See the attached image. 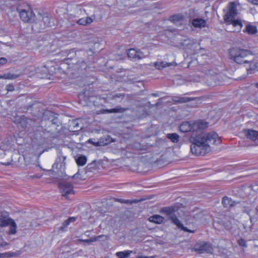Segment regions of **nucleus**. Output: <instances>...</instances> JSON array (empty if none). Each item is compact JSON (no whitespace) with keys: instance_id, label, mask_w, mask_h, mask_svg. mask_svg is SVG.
<instances>
[{"instance_id":"nucleus-6","label":"nucleus","mask_w":258,"mask_h":258,"mask_svg":"<svg viewBox=\"0 0 258 258\" xmlns=\"http://www.w3.org/2000/svg\"><path fill=\"white\" fill-rule=\"evenodd\" d=\"M150 52L148 47H144L141 49L131 48L128 50L127 55L131 59L136 61L148 56Z\"/></svg>"},{"instance_id":"nucleus-21","label":"nucleus","mask_w":258,"mask_h":258,"mask_svg":"<svg viewBox=\"0 0 258 258\" xmlns=\"http://www.w3.org/2000/svg\"><path fill=\"white\" fill-rule=\"evenodd\" d=\"M80 25H85L90 24L93 22V19L91 17L82 18L78 20H75Z\"/></svg>"},{"instance_id":"nucleus-26","label":"nucleus","mask_w":258,"mask_h":258,"mask_svg":"<svg viewBox=\"0 0 258 258\" xmlns=\"http://www.w3.org/2000/svg\"><path fill=\"white\" fill-rule=\"evenodd\" d=\"M42 23H43V27H42V29H44L45 27L51 26V22L50 18L47 16H44L42 18Z\"/></svg>"},{"instance_id":"nucleus-47","label":"nucleus","mask_w":258,"mask_h":258,"mask_svg":"<svg viewBox=\"0 0 258 258\" xmlns=\"http://www.w3.org/2000/svg\"><path fill=\"white\" fill-rule=\"evenodd\" d=\"M44 151H42L41 153H40V154H41L42 153H43Z\"/></svg>"},{"instance_id":"nucleus-37","label":"nucleus","mask_w":258,"mask_h":258,"mask_svg":"<svg viewBox=\"0 0 258 258\" xmlns=\"http://www.w3.org/2000/svg\"><path fill=\"white\" fill-rule=\"evenodd\" d=\"M4 155H5L4 151L3 150L0 149V158H3L4 156Z\"/></svg>"},{"instance_id":"nucleus-27","label":"nucleus","mask_w":258,"mask_h":258,"mask_svg":"<svg viewBox=\"0 0 258 258\" xmlns=\"http://www.w3.org/2000/svg\"><path fill=\"white\" fill-rule=\"evenodd\" d=\"M167 137L173 143H177L179 141V136L176 133L168 134Z\"/></svg>"},{"instance_id":"nucleus-15","label":"nucleus","mask_w":258,"mask_h":258,"mask_svg":"<svg viewBox=\"0 0 258 258\" xmlns=\"http://www.w3.org/2000/svg\"><path fill=\"white\" fill-rule=\"evenodd\" d=\"M243 31L250 35L254 34L257 32V27L255 25L247 23Z\"/></svg>"},{"instance_id":"nucleus-20","label":"nucleus","mask_w":258,"mask_h":258,"mask_svg":"<svg viewBox=\"0 0 258 258\" xmlns=\"http://www.w3.org/2000/svg\"><path fill=\"white\" fill-rule=\"evenodd\" d=\"M76 220V218L72 217L66 220L59 228V230L61 231L65 230V229L70 225V223L74 222Z\"/></svg>"},{"instance_id":"nucleus-22","label":"nucleus","mask_w":258,"mask_h":258,"mask_svg":"<svg viewBox=\"0 0 258 258\" xmlns=\"http://www.w3.org/2000/svg\"><path fill=\"white\" fill-rule=\"evenodd\" d=\"M132 252V251L129 250L118 251L116 253V255L118 258H127Z\"/></svg>"},{"instance_id":"nucleus-48","label":"nucleus","mask_w":258,"mask_h":258,"mask_svg":"<svg viewBox=\"0 0 258 258\" xmlns=\"http://www.w3.org/2000/svg\"><path fill=\"white\" fill-rule=\"evenodd\" d=\"M139 3H142V2H141V1H139Z\"/></svg>"},{"instance_id":"nucleus-23","label":"nucleus","mask_w":258,"mask_h":258,"mask_svg":"<svg viewBox=\"0 0 258 258\" xmlns=\"http://www.w3.org/2000/svg\"><path fill=\"white\" fill-rule=\"evenodd\" d=\"M222 204L225 207L233 206L234 205V202L231 198L228 197H224L222 200Z\"/></svg>"},{"instance_id":"nucleus-36","label":"nucleus","mask_w":258,"mask_h":258,"mask_svg":"<svg viewBox=\"0 0 258 258\" xmlns=\"http://www.w3.org/2000/svg\"><path fill=\"white\" fill-rule=\"evenodd\" d=\"M247 1L254 5H258V0H247Z\"/></svg>"},{"instance_id":"nucleus-14","label":"nucleus","mask_w":258,"mask_h":258,"mask_svg":"<svg viewBox=\"0 0 258 258\" xmlns=\"http://www.w3.org/2000/svg\"><path fill=\"white\" fill-rule=\"evenodd\" d=\"M208 247V243L200 242L197 243L192 248V250L198 252V253H204V247Z\"/></svg>"},{"instance_id":"nucleus-2","label":"nucleus","mask_w":258,"mask_h":258,"mask_svg":"<svg viewBox=\"0 0 258 258\" xmlns=\"http://www.w3.org/2000/svg\"><path fill=\"white\" fill-rule=\"evenodd\" d=\"M230 58L239 64H247L253 56L251 51L239 47H233L229 50Z\"/></svg>"},{"instance_id":"nucleus-11","label":"nucleus","mask_w":258,"mask_h":258,"mask_svg":"<svg viewBox=\"0 0 258 258\" xmlns=\"http://www.w3.org/2000/svg\"><path fill=\"white\" fill-rule=\"evenodd\" d=\"M249 67L246 69L248 74H251L258 72V59H254V55L250 58Z\"/></svg>"},{"instance_id":"nucleus-9","label":"nucleus","mask_w":258,"mask_h":258,"mask_svg":"<svg viewBox=\"0 0 258 258\" xmlns=\"http://www.w3.org/2000/svg\"><path fill=\"white\" fill-rule=\"evenodd\" d=\"M66 156L63 154L62 152H58L57 153V157L52 167L53 168H55L58 169L61 171L64 170L66 166Z\"/></svg>"},{"instance_id":"nucleus-50","label":"nucleus","mask_w":258,"mask_h":258,"mask_svg":"<svg viewBox=\"0 0 258 258\" xmlns=\"http://www.w3.org/2000/svg\"><path fill=\"white\" fill-rule=\"evenodd\" d=\"M256 210L258 211V207L256 208Z\"/></svg>"},{"instance_id":"nucleus-25","label":"nucleus","mask_w":258,"mask_h":258,"mask_svg":"<svg viewBox=\"0 0 258 258\" xmlns=\"http://www.w3.org/2000/svg\"><path fill=\"white\" fill-rule=\"evenodd\" d=\"M76 161L78 166H84L87 162V158L85 156L81 155L76 159Z\"/></svg>"},{"instance_id":"nucleus-28","label":"nucleus","mask_w":258,"mask_h":258,"mask_svg":"<svg viewBox=\"0 0 258 258\" xmlns=\"http://www.w3.org/2000/svg\"><path fill=\"white\" fill-rule=\"evenodd\" d=\"M14 78V75H12L10 73L6 74H4V75H0V79H13Z\"/></svg>"},{"instance_id":"nucleus-31","label":"nucleus","mask_w":258,"mask_h":258,"mask_svg":"<svg viewBox=\"0 0 258 258\" xmlns=\"http://www.w3.org/2000/svg\"><path fill=\"white\" fill-rule=\"evenodd\" d=\"M207 75L208 76V77L210 78V79L215 80L216 78H217V76H214L213 74V71H209L208 73H207Z\"/></svg>"},{"instance_id":"nucleus-13","label":"nucleus","mask_w":258,"mask_h":258,"mask_svg":"<svg viewBox=\"0 0 258 258\" xmlns=\"http://www.w3.org/2000/svg\"><path fill=\"white\" fill-rule=\"evenodd\" d=\"M206 21L202 18H196L192 20V25L196 28L205 27L206 25Z\"/></svg>"},{"instance_id":"nucleus-4","label":"nucleus","mask_w":258,"mask_h":258,"mask_svg":"<svg viewBox=\"0 0 258 258\" xmlns=\"http://www.w3.org/2000/svg\"><path fill=\"white\" fill-rule=\"evenodd\" d=\"M207 126V123L203 121H185L180 124L179 129L182 133L191 132L190 139L194 136L200 135L202 131Z\"/></svg>"},{"instance_id":"nucleus-44","label":"nucleus","mask_w":258,"mask_h":258,"mask_svg":"<svg viewBox=\"0 0 258 258\" xmlns=\"http://www.w3.org/2000/svg\"><path fill=\"white\" fill-rule=\"evenodd\" d=\"M116 96L117 97H120L121 96V94H118V95L117 94V95H116Z\"/></svg>"},{"instance_id":"nucleus-8","label":"nucleus","mask_w":258,"mask_h":258,"mask_svg":"<svg viewBox=\"0 0 258 258\" xmlns=\"http://www.w3.org/2000/svg\"><path fill=\"white\" fill-rule=\"evenodd\" d=\"M10 226V233L15 234L16 232V226L14 221L9 218L0 216V227Z\"/></svg>"},{"instance_id":"nucleus-7","label":"nucleus","mask_w":258,"mask_h":258,"mask_svg":"<svg viewBox=\"0 0 258 258\" xmlns=\"http://www.w3.org/2000/svg\"><path fill=\"white\" fill-rule=\"evenodd\" d=\"M163 211L165 213L168 217L170 218L172 222L177 226V227L184 231L194 233L195 230H191L188 229L187 228L184 227L181 222L176 218L173 216V209L172 208L168 207L163 209Z\"/></svg>"},{"instance_id":"nucleus-12","label":"nucleus","mask_w":258,"mask_h":258,"mask_svg":"<svg viewBox=\"0 0 258 258\" xmlns=\"http://www.w3.org/2000/svg\"><path fill=\"white\" fill-rule=\"evenodd\" d=\"M246 137L254 142L258 145V132L252 130H248L245 131Z\"/></svg>"},{"instance_id":"nucleus-40","label":"nucleus","mask_w":258,"mask_h":258,"mask_svg":"<svg viewBox=\"0 0 258 258\" xmlns=\"http://www.w3.org/2000/svg\"><path fill=\"white\" fill-rule=\"evenodd\" d=\"M89 143H93L94 145H97L98 144V143H93V142H92V141H91V139L89 140Z\"/></svg>"},{"instance_id":"nucleus-33","label":"nucleus","mask_w":258,"mask_h":258,"mask_svg":"<svg viewBox=\"0 0 258 258\" xmlns=\"http://www.w3.org/2000/svg\"><path fill=\"white\" fill-rule=\"evenodd\" d=\"M7 62V59L5 57L0 58V66L4 65Z\"/></svg>"},{"instance_id":"nucleus-16","label":"nucleus","mask_w":258,"mask_h":258,"mask_svg":"<svg viewBox=\"0 0 258 258\" xmlns=\"http://www.w3.org/2000/svg\"><path fill=\"white\" fill-rule=\"evenodd\" d=\"M84 12V9H82L80 6H74L73 11L71 12L70 15L73 17L78 18Z\"/></svg>"},{"instance_id":"nucleus-3","label":"nucleus","mask_w":258,"mask_h":258,"mask_svg":"<svg viewBox=\"0 0 258 258\" xmlns=\"http://www.w3.org/2000/svg\"><path fill=\"white\" fill-rule=\"evenodd\" d=\"M237 14L236 5L234 2H231L229 4L228 11L224 15V19L227 23L228 27L232 25L234 29L228 30L230 32H239L241 31L243 24L240 19H235Z\"/></svg>"},{"instance_id":"nucleus-24","label":"nucleus","mask_w":258,"mask_h":258,"mask_svg":"<svg viewBox=\"0 0 258 258\" xmlns=\"http://www.w3.org/2000/svg\"><path fill=\"white\" fill-rule=\"evenodd\" d=\"M183 19V16L181 15L177 14L171 16L169 21L173 23L177 24L180 23Z\"/></svg>"},{"instance_id":"nucleus-34","label":"nucleus","mask_w":258,"mask_h":258,"mask_svg":"<svg viewBox=\"0 0 258 258\" xmlns=\"http://www.w3.org/2000/svg\"><path fill=\"white\" fill-rule=\"evenodd\" d=\"M96 240H97V237H95L94 238H89V239H85V240H82V241L85 242L90 243L91 242L95 241Z\"/></svg>"},{"instance_id":"nucleus-39","label":"nucleus","mask_w":258,"mask_h":258,"mask_svg":"<svg viewBox=\"0 0 258 258\" xmlns=\"http://www.w3.org/2000/svg\"><path fill=\"white\" fill-rule=\"evenodd\" d=\"M107 111L108 112H110V113L114 112H117V109H113L107 110Z\"/></svg>"},{"instance_id":"nucleus-46","label":"nucleus","mask_w":258,"mask_h":258,"mask_svg":"<svg viewBox=\"0 0 258 258\" xmlns=\"http://www.w3.org/2000/svg\"><path fill=\"white\" fill-rule=\"evenodd\" d=\"M215 85H217V84H219V83H217V82H215Z\"/></svg>"},{"instance_id":"nucleus-38","label":"nucleus","mask_w":258,"mask_h":258,"mask_svg":"<svg viewBox=\"0 0 258 258\" xmlns=\"http://www.w3.org/2000/svg\"><path fill=\"white\" fill-rule=\"evenodd\" d=\"M139 258H155V257L153 256H140Z\"/></svg>"},{"instance_id":"nucleus-43","label":"nucleus","mask_w":258,"mask_h":258,"mask_svg":"<svg viewBox=\"0 0 258 258\" xmlns=\"http://www.w3.org/2000/svg\"><path fill=\"white\" fill-rule=\"evenodd\" d=\"M254 86L258 89V83L254 84Z\"/></svg>"},{"instance_id":"nucleus-49","label":"nucleus","mask_w":258,"mask_h":258,"mask_svg":"<svg viewBox=\"0 0 258 258\" xmlns=\"http://www.w3.org/2000/svg\"><path fill=\"white\" fill-rule=\"evenodd\" d=\"M70 59V57H68L67 59Z\"/></svg>"},{"instance_id":"nucleus-10","label":"nucleus","mask_w":258,"mask_h":258,"mask_svg":"<svg viewBox=\"0 0 258 258\" xmlns=\"http://www.w3.org/2000/svg\"><path fill=\"white\" fill-rule=\"evenodd\" d=\"M60 190L63 196L67 197L74 194L73 187L72 184L68 182H62L59 184Z\"/></svg>"},{"instance_id":"nucleus-17","label":"nucleus","mask_w":258,"mask_h":258,"mask_svg":"<svg viewBox=\"0 0 258 258\" xmlns=\"http://www.w3.org/2000/svg\"><path fill=\"white\" fill-rule=\"evenodd\" d=\"M175 64L176 63L174 61H172V62L169 63H168L166 61H157L155 63V67L157 69L161 70L167 67H170Z\"/></svg>"},{"instance_id":"nucleus-35","label":"nucleus","mask_w":258,"mask_h":258,"mask_svg":"<svg viewBox=\"0 0 258 258\" xmlns=\"http://www.w3.org/2000/svg\"><path fill=\"white\" fill-rule=\"evenodd\" d=\"M7 89L8 91H12L14 90V87L13 85H7Z\"/></svg>"},{"instance_id":"nucleus-29","label":"nucleus","mask_w":258,"mask_h":258,"mask_svg":"<svg viewBox=\"0 0 258 258\" xmlns=\"http://www.w3.org/2000/svg\"><path fill=\"white\" fill-rule=\"evenodd\" d=\"M208 247H205L204 249V252H206V253H212L213 251V248L212 246V245L208 243Z\"/></svg>"},{"instance_id":"nucleus-45","label":"nucleus","mask_w":258,"mask_h":258,"mask_svg":"<svg viewBox=\"0 0 258 258\" xmlns=\"http://www.w3.org/2000/svg\"><path fill=\"white\" fill-rule=\"evenodd\" d=\"M192 63V62H189V64H188V67L190 66L191 63Z\"/></svg>"},{"instance_id":"nucleus-5","label":"nucleus","mask_w":258,"mask_h":258,"mask_svg":"<svg viewBox=\"0 0 258 258\" xmlns=\"http://www.w3.org/2000/svg\"><path fill=\"white\" fill-rule=\"evenodd\" d=\"M17 12L19 13L20 17L23 21L30 22L34 20L35 15L28 4L23 3L22 8L20 3H17Z\"/></svg>"},{"instance_id":"nucleus-32","label":"nucleus","mask_w":258,"mask_h":258,"mask_svg":"<svg viewBox=\"0 0 258 258\" xmlns=\"http://www.w3.org/2000/svg\"><path fill=\"white\" fill-rule=\"evenodd\" d=\"M189 101V99L188 97H181L179 99V102H186Z\"/></svg>"},{"instance_id":"nucleus-30","label":"nucleus","mask_w":258,"mask_h":258,"mask_svg":"<svg viewBox=\"0 0 258 258\" xmlns=\"http://www.w3.org/2000/svg\"><path fill=\"white\" fill-rule=\"evenodd\" d=\"M237 242L239 245L241 247H246L247 245L246 241L243 239L238 240Z\"/></svg>"},{"instance_id":"nucleus-1","label":"nucleus","mask_w":258,"mask_h":258,"mask_svg":"<svg viewBox=\"0 0 258 258\" xmlns=\"http://www.w3.org/2000/svg\"><path fill=\"white\" fill-rule=\"evenodd\" d=\"M221 141L216 133L212 132L203 134L202 132L198 136H194L190 139L191 152L197 156L205 155L211 151L210 144L217 145Z\"/></svg>"},{"instance_id":"nucleus-18","label":"nucleus","mask_w":258,"mask_h":258,"mask_svg":"<svg viewBox=\"0 0 258 258\" xmlns=\"http://www.w3.org/2000/svg\"><path fill=\"white\" fill-rule=\"evenodd\" d=\"M54 62L52 61H47L46 64L44 66V69L47 70V73L49 75L52 74L54 73L55 68L54 66Z\"/></svg>"},{"instance_id":"nucleus-41","label":"nucleus","mask_w":258,"mask_h":258,"mask_svg":"<svg viewBox=\"0 0 258 258\" xmlns=\"http://www.w3.org/2000/svg\"><path fill=\"white\" fill-rule=\"evenodd\" d=\"M120 202L122 203H127L128 202V200H120Z\"/></svg>"},{"instance_id":"nucleus-42","label":"nucleus","mask_w":258,"mask_h":258,"mask_svg":"<svg viewBox=\"0 0 258 258\" xmlns=\"http://www.w3.org/2000/svg\"><path fill=\"white\" fill-rule=\"evenodd\" d=\"M244 212L247 213L249 215V216H250V213H249V211H247L246 209H244Z\"/></svg>"},{"instance_id":"nucleus-19","label":"nucleus","mask_w":258,"mask_h":258,"mask_svg":"<svg viewBox=\"0 0 258 258\" xmlns=\"http://www.w3.org/2000/svg\"><path fill=\"white\" fill-rule=\"evenodd\" d=\"M163 220L164 218L159 215H154L150 217L149 219L150 222L158 224L162 223Z\"/></svg>"}]
</instances>
